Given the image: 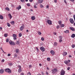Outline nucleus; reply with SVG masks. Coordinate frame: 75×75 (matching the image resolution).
Instances as JSON below:
<instances>
[{
    "label": "nucleus",
    "mask_w": 75,
    "mask_h": 75,
    "mask_svg": "<svg viewBox=\"0 0 75 75\" xmlns=\"http://www.w3.org/2000/svg\"><path fill=\"white\" fill-rule=\"evenodd\" d=\"M67 55V52H63V56H65V55Z\"/></svg>",
    "instance_id": "f3484780"
},
{
    "label": "nucleus",
    "mask_w": 75,
    "mask_h": 75,
    "mask_svg": "<svg viewBox=\"0 0 75 75\" xmlns=\"http://www.w3.org/2000/svg\"><path fill=\"white\" fill-rule=\"evenodd\" d=\"M0 49L1 51H2L3 52H4V51H3V49H2V47H0Z\"/></svg>",
    "instance_id": "603ef678"
},
{
    "label": "nucleus",
    "mask_w": 75,
    "mask_h": 75,
    "mask_svg": "<svg viewBox=\"0 0 75 75\" xmlns=\"http://www.w3.org/2000/svg\"><path fill=\"white\" fill-rule=\"evenodd\" d=\"M69 69H70V67H68L67 68V70H69Z\"/></svg>",
    "instance_id": "4d7b16f0"
},
{
    "label": "nucleus",
    "mask_w": 75,
    "mask_h": 75,
    "mask_svg": "<svg viewBox=\"0 0 75 75\" xmlns=\"http://www.w3.org/2000/svg\"><path fill=\"white\" fill-rule=\"evenodd\" d=\"M57 43L56 42H54V46H57Z\"/></svg>",
    "instance_id": "2f4dec72"
},
{
    "label": "nucleus",
    "mask_w": 75,
    "mask_h": 75,
    "mask_svg": "<svg viewBox=\"0 0 75 75\" xmlns=\"http://www.w3.org/2000/svg\"><path fill=\"white\" fill-rule=\"evenodd\" d=\"M69 21L71 24H74V20H73L72 18L70 19Z\"/></svg>",
    "instance_id": "0eeeda50"
},
{
    "label": "nucleus",
    "mask_w": 75,
    "mask_h": 75,
    "mask_svg": "<svg viewBox=\"0 0 75 75\" xmlns=\"http://www.w3.org/2000/svg\"><path fill=\"white\" fill-rule=\"evenodd\" d=\"M46 73L47 75H48V73L47 71H46Z\"/></svg>",
    "instance_id": "69168bd1"
},
{
    "label": "nucleus",
    "mask_w": 75,
    "mask_h": 75,
    "mask_svg": "<svg viewBox=\"0 0 75 75\" xmlns=\"http://www.w3.org/2000/svg\"><path fill=\"white\" fill-rule=\"evenodd\" d=\"M11 55V54H8V57H10V56Z\"/></svg>",
    "instance_id": "052dcab7"
},
{
    "label": "nucleus",
    "mask_w": 75,
    "mask_h": 75,
    "mask_svg": "<svg viewBox=\"0 0 75 75\" xmlns=\"http://www.w3.org/2000/svg\"><path fill=\"white\" fill-rule=\"evenodd\" d=\"M0 30H1L3 29V28H2V27H0Z\"/></svg>",
    "instance_id": "774afa93"
},
{
    "label": "nucleus",
    "mask_w": 75,
    "mask_h": 75,
    "mask_svg": "<svg viewBox=\"0 0 75 75\" xmlns=\"http://www.w3.org/2000/svg\"><path fill=\"white\" fill-rule=\"evenodd\" d=\"M40 50L42 52H44V51H45V48H44L43 47H40Z\"/></svg>",
    "instance_id": "39448f33"
},
{
    "label": "nucleus",
    "mask_w": 75,
    "mask_h": 75,
    "mask_svg": "<svg viewBox=\"0 0 75 75\" xmlns=\"http://www.w3.org/2000/svg\"><path fill=\"white\" fill-rule=\"evenodd\" d=\"M47 22L48 24L49 25H51L52 24V22H51V21L49 20H47Z\"/></svg>",
    "instance_id": "20e7f679"
},
{
    "label": "nucleus",
    "mask_w": 75,
    "mask_h": 75,
    "mask_svg": "<svg viewBox=\"0 0 75 75\" xmlns=\"http://www.w3.org/2000/svg\"><path fill=\"white\" fill-rule=\"evenodd\" d=\"M59 27H60V26H59V25H57L56 27V28L57 29H59Z\"/></svg>",
    "instance_id": "ea45409f"
},
{
    "label": "nucleus",
    "mask_w": 75,
    "mask_h": 75,
    "mask_svg": "<svg viewBox=\"0 0 75 75\" xmlns=\"http://www.w3.org/2000/svg\"><path fill=\"white\" fill-rule=\"evenodd\" d=\"M36 49L37 51V52H39V49H38V48H37V47H36Z\"/></svg>",
    "instance_id": "79ce46f5"
},
{
    "label": "nucleus",
    "mask_w": 75,
    "mask_h": 75,
    "mask_svg": "<svg viewBox=\"0 0 75 75\" xmlns=\"http://www.w3.org/2000/svg\"><path fill=\"white\" fill-rule=\"evenodd\" d=\"M73 17L74 18V21L75 22V15H74L73 16Z\"/></svg>",
    "instance_id": "8fccbe9b"
},
{
    "label": "nucleus",
    "mask_w": 75,
    "mask_h": 75,
    "mask_svg": "<svg viewBox=\"0 0 75 75\" xmlns=\"http://www.w3.org/2000/svg\"><path fill=\"white\" fill-rule=\"evenodd\" d=\"M6 10H8V11H10V9L8 7H6Z\"/></svg>",
    "instance_id": "c9c22d12"
},
{
    "label": "nucleus",
    "mask_w": 75,
    "mask_h": 75,
    "mask_svg": "<svg viewBox=\"0 0 75 75\" xmlns=\"http://www.w3.org/2000/svg\"><path fill=\"white\" fill-rule=\"evenodd\" d=\"M31 19L32 20H35V17L34 16H33L31 17Z\"/></svg>",
    "instance_id": "9b49d317"
},
{
    "label": "nucleus",
    "mask_w": 75,
    "mask_h": 75,
    "mask_svg": "<svg viewBox=\"0 0 75 75\" xmlns=\"http://www.w3.org/2000/svg\"><path fill=\"white\" fill-rule=\"evenodd\" d=\"M58 23H59V24L60 25L61 24V23H62V22L61 21H58Z\"/></svg>",
    "instance_id": "7c9ffc66"
},
{
    "label": "nucleus",
    "mask_w": 75,
    "mask_h": 75,
    "mask_svg": "<svg viewBox=\"0 0 75 75\" xmlns=\"http://www.w3.org/2000/svg\"><path fill=\"white\" fill-rule=\"evenodd\" d=\"M21 6H19L18 7H17L16 8V9H18V10H19L20 9H21Z\"/></svg>",
    "instance_id": "ddd939ff"
},
{
    "label": "nucleus",
    "mask_w": 75,
    "mask_h": 75,
    "mask_svg": "<svg viewBox=\"0 0 75 75\" xmlns=\"http://www.w3.org/2000/svg\"><path fill=\"white\" fill-rule=\"evenodd\" d=\"M16 54H18L20 52V50L18 49H16Z\"/></svg>",
    "instance_id": "6e6552de"
},
{
    "label": "nucleus",
    "mask_w": 75,
    "mask_h": 75,
    "mask_svg": "<svg viewBox=\"0 0 75 75\" xmlns=\"http://www.w3.org/2000/svg\"><path fill=\"white\" fill-rule=\"evenodd\" d=\"M16 44L17 45H19V44H20V42H19V41H17Z\"/></svg>",
    "instance_id": "5701e85b"
},
{
    "label": "nucleus",
    "mask_w": 75,
    "mask_h": 75,
    "mask_svg": "<svg viewBox=\"0 0 75 75\" xmlns=\"http://www.w3.org/2000/svg\"><path fill=\"white\" fill-rule=\"evenodd\" d=\"M65 33H69V30H67L65 31H64Z\"/></svg>",
    "instance_id": "cd10ccee"
},
{
    "label": "nucleus",
    "mask_w": 75,
    "mask_h": 75,
    "mask_svg": "<svg viewBox=\"0 0 75 75\" xmlns=\"http://www.w3.org/2000/svg\"><path fill=\"white\" fill-rule=\"evenodd\" d=\"M10 66H12L13 65V64L12 63H10L9 64Z\"/></svg>",
    "instance_id": "864d4df0"
},
{
    "label": "nucleus",
    "mask_w": 75,
    "mask_h": 75,
    "mask_svg": "<svg viewBox=\"0 0 75 75\" xmlns=\"http://www.w3.org/2000/svg\"><path fill=\"white\" fill-rule=\"evenodd\" d=\"M8 16L9 17V18L10 19H11L12 18V16H11V15L10 13L9 14H8Z\"/></svg>",
    "instance_id": "aec40b11"
},
{
    "label": "nucleus",
    "mask_w": 75,
    "mask_h": 75,
    "mask_svg": "<svg viewBox=\"0 0 75 75\" xmlns=\"http://www.w3.org/2000/svg\"><path fill=\"white\" fill-rule=\"evenodd\" d=\"M40 8H44V6L41 4H40Z\"/></svg>",
    "instance_id": "393cba45"
},
{
    "label": "nucleus",
    "mask_w": 75,
    "mask_h": 75,
    "mask_svg": "<svg viewBox=\"0 0 75 75\" xmlns=\"http://www.w3.org/2000/svg\"><path fill=\"white\" fill-rule=\"evenodd\" d=\"M75 37V34H72L71 36V38H74Z\"/></svg>",
    "instance_id": "6ab92c4d"
},
{
    "label": "nucleus",
    "mask_w": 75,
    "mask_h": 75,
    "mask_svg": "<svg viewBox=\"0 0 75 75\" xmlns=\"http://www.w3.org/2000/svg\"><path fill=\"white\" fill-rule=\"evenodd\" d=\"M4 71L6 72H7L8 74H11V70L9 68H7L5 69Z\"/></svg>",
    "instance_id": "f03ea898"
},
{
    "label": "nucleus",
    "mask_w": 75,
    "mask_h": 75,
    "mask_svg": "<svg viewBox=\"0 0 75 75\" xmlns=\"http://www.w3.org/2000/svg\"><path fill=\"white\" fill-rule=\"evenodd\" d=\"M3 18H4L3 17V16L2 15H0V19H1V20H3Z\"/></svg>",
    "instance_id": "a211bd4d"
},
{
    "label": "nucleus",
    "mask_w": 75,
    "mask_h": 75,
    "mask_svg": "<svg viewBox=\"0 0 75 75\" xmlns=\"http://www.w3.org/2000/svg\"><path fill=\"white\" fill-rule=\"evenodd\" d=\"M17 57V54H15L14 55V58H16Z\"/></svg>",
    "instance_id": "b1692460"
},
{
    "label": "nucleus",
    "mask_w": 75,
    "mask_h": 75,
    "mask_svg": "<svg viewBox=\"0 0 75 75\" xmlns=\"http://www.w3.org/2000/svg\"><path fill=\"white\" fill-rule=\"evenodd\" d=\"M4 36L5 37H7V34H5Z\"/></svg>",
    "instance_id": "a18cd8bd"
},
{
    "label": "nucleus",
    "mask_w": 75,
    "mask_h": 75,
    "mask_svg": "<svg viewBox=\"0 0 75 75\" xmlns=\"http://www.w3.org/2000/svg\"><path fill=\"white\" fill-rule=\"evenodd\" d=\"M13 37H17V35H15V34H13Z\"/></svg>",
    "instance_id": "bb28decb"
},
{
    "label": "nucleus",
    "mask_w": 75,
    "mask_h": 75,
    "mask_svg": "<svg viewBox=\"0 0 75 75\" xmlns=\"http://www.w3.org/2000/svg\"><path fill=\"white\" fill-rule=\"evenodd\" d=\"M54 0V3H57V0Z\"/></svg>",
    "instance_id": "09e8293b"
},
{
    "label": "nucleus",
    "mask_w": 75,
    "mask_h": 75,
    "mask_svg": "<svg viewBox=\"0 0 75 75\" xmlns=\"http://www.w3.org/2000/svg\"><path fill=\"white\" fill-rule=\"evenodd\" d=\"M1 62H4V59H2L1 61Z\"/></svg>",
    "instance_id": "5fc2aeb1"
},
{
    "label": "nucleus",
    "mask_w": 75,
    "mask_h": 75,
    "mask_svg": "<svg viewBox=\"0 0 75 75\" xmlns=\"http://www.w3.org/2000/svg\"><path fill=\"white\" fill-rule=\"evenodd\" d=\"M21 1L22 3H24V2H25V0H21Z\"/></svg>",
    "instance_id": "c03bdc74"
},
{
    "label": "nucleus",
    "mask_w": 75,
    "mask_h": 75,
    "mask_svg": "<svg viewBox=\"0 0 75 75\" xmlns=\"http://www.w3.org/2000/svg\"><path fill=\"white\" fill-rule=\"evenodd\" d=\"M71 47L72 48H75V45H72Z\"/></svg>",
    "instance_id": "e433bc0d"
},
{
    "label": "nucleus",
    "mask_w": 75,
    "mask_h": 75,
    "mask_svg": "<svg viewBox=\"0 0 75 75\" xmlns=\"http://www.w3.org/2000/svg\"><path fill=\"white\" fill-rule=\"evenodd\" d=\"M64 3H66V4H67V1H66V0H64Z\"/></svg>",
    "instance_id": "680f3d73"
},
{
    "label": "nucleus",
    "mask_w": 75,
    "mask_h": 75,
    "mask_svg": "<svg viewBox=\"0 0 75 75\" xmlns=\"http://www.w3.org/2000/svg\"><path fill=\"white\" fill-rule=\"evenodd\" d=\"M50 52L52 55H54V54H55V52H54V51L53 50H51Z\"/></svg>",
    "instance_id": "1a4fd4ad"
},
{
    "label": "nucleus",
    "mask_w": 75,
    "mask_h": 75,
    "mask_svg": "<svg viewBox=\"0 0 75 75\" xmlns=\"http://www.w3.org/2000/svg\"><path fill=\"white\" fill-rule=\"evenodd\" d=\"M4 73V70L3 69H1L0 70V73L1 74H3Z\"/></svg>",
    "instance_id": "f8f14e48"
},
{
    "label": "nucleus",
    "mask_w": 75,
    "mask_h": 75,
    "mask_svg": "<svg viewBox=\"0 0 75 75\" xmlns=\"http://www.w3.org/2000/svg\"><path fill=\"white\" fill-rule=\"evenodd\" d=\"M65 26V25L64 24H61L60 25V27H61L62 28V27H64Z\"/></svg>",
    "instance_id": "4be33fe9"
},
{
    "label": "nucleus",
    "mask_w": 75,
    "mask_h": 75,
    "mask_svg": "<svg viewBox=\"0 0 75 75\" xmlns=\"http://www.w3.org/2000/svg\"><path fill=\"white\" fill-rule=\"evenodd\" d=\"M23 29H24V27L23 26H22L20 28V30L21 31H23Z\"/></svg>",
    "instance_id": "dca6fc26"
},
{
    "label": "nucleus",
    "mask_w": 75,
    "mask_h": 75,
    "mask_svg": "<svg viewBox=\"0 0 75 75\" xmlns=\"http://www.w3.org/2000/svg\"><path fill=\"white\" fill-rule=\"evenodd\" d=\"M21 75H24V73H23L21 74Z\"/></svg>",
    "instance_id": "338daca9"
},
{
    "label": "nucleus",
    "mask_w": 75,
    "mask_h": 75,
    "mask_svg": "<svg viewBox=\"0 0 75 75\" xmlns=\"http://www.w3.org/2000/svg\"><path fill=\"white\" fill-rule=\"evenodd\" d=\"M22 36V34L21 33L19 34V37H21Z\"/></svg>",
    "instance_id": "c85d7f7f"
},
{
    "label": "nucleus",
    "mask_w": 75,
    "mask_h": 75,
    "mask_svg": "<svg viewBox=\"0 0 75 75\" xmlns=\"http://www.w3.org/2000/svg\"><path fill=\"white\" fill-rule=\"evenodd\" d=\"M70 30H72V31H75V29H74L73 27H70Z\"/></svg>",
    "instance_id": "2eb2a0df"
},
{
    "label": "nucleus",
    "mask_w": 75,
    "mask_h": 75,
    "mask_svg": "<svg viewBox=\"0 0 75 75\" xmlns=\"http://www.w3.org/2000/svg\"><path fill=\"white\" fill-rule=\"evenodd\" d=\"M18 68L20 69H21V67L20 65H19Z\"/></svg>",
    "instance_id": "6e6d98bb"
},
{
    "label": "nucleus",
    "mask_w": 75,
    "mask_h": 75,
    "mask_svg": "<svg viewBox=\"0 0 75 75\" xmlns=\"http://www.w3.org/2000/svg\"><path fill=\"white\" fill-rule=\"evenodd\" d=\"M10 44L11 45H14L15 44V43L14 42L12 41L11 40H10L9 42Z\"/></svg>",
    "instance_id": "423d86ee"
},
{
    "label": "nucleus",
    "mask_w": 75,
    "mask_h": 75,
    "mask_svg": "<svg viewBox=\"0 0 75 75\" xmlns=\"http://www.w3.org/2000/svg\"><path fill=\"white\" fill-rule=\"evenodd\" d=\"M32 65H30L29 66V69H30V68H32Z\"/></svg>",
    "instance_id": "a19ab883"
},
{
    "label": "nucleus",
    "mask_w": 75,
    "mask_h": 75,
    "mask_svg": "<svg viewBox=\"0 0 75 75\" xmlns=\"http://www.w3.org/2000/svg\"><path fill=\"white\" fill-rule=\"evenodd\" d=\"M27 6H28V7H30V3H28L26 4Z\"/></svg>",
    "instance_id": "f704fd0d"
},
{
    "label": "nucleus",
    "mask_w": 75,
    "mask_h": 75,
    "mask_svg": "<svg viewBox=\"0 0 75 75\" xmlns=\"http://www.w3.org/2000/svg\"><path fill=\"white\" fill-rule=\"evenodd\" d=\"M64 63L66 64V65H68V64H69V62H68V61H67V60H65L64 61Z\"/></svg>",
    "instance_id": "4468645a"
},
{
    "label": "nucleus",
    "mask_w": 75,
    "mask_h": 75,
    "mask_svg": "<svg viewBox=\"0 0 75 75\" xmlns=\"http://www.w3.org/2000/svg\"><path fill=\"white\" fill-rule=\"evenodd\" d=\"M28 75H31V74L30 72H29L28 73H27Z\"/></svg>",
    "instance_id": "58836bf2"
},
{
    "label": "nucleus",
    "mask_w": 75,
    "mask_h": 75,
    "mask_svg": "<svg viewBox=\"0 0 75 75\" xmlns=\"http://www.w3.org/2000/svg\"><path fill=\"white\" fill-rule=\"evenodd\" d=\"M44 1V0H39V3L41 4L42 3V1Z\"/></svg>",
    "instance_id": "412c9836"
},
{
    "label": "nucleus",
    "mask_w": 75,
    "mask_h": 75,
    "mask_svg": "<svg viewBox=\"0 0 75 75\" xmlns=\"http://www.w3.org/2000/svg\"><path fill=\"white\" fill-rule=\"evenodd\" d=\"M14 23L15 22L14 21H12L11 22V24H12V25H14Z\"/></svg>",
    "instance_id": "a878e982"
},
{
    "label": "nucleus",
    "mask_w": 75,
    "mask_h": 75,
    "mask_svg": "<svg viewBox=\"0 0 75 75\" xmlns=\"http://www.w3.org/2000/svg\"><path fill=\"white\" fill-rule=\"evenodd\" d=\"M8 41H9V39H7L6 40V42H8Z\"/></svg>",
    "instance_id": "4c0bfd02"
},
{
    "label": "nucleus",
    "mask_w": 75,
    "mask_h": 75,
    "mask_svg": "<svg viewBox=\"0 0 75 75\" xmlns=\"http://www.w3.org/2000/svg\"><path fill=\"white\" fill-rule=\"evenodd\" d=\"M41 74H42V75H44V73H43V72H41Z\"/></svg>",
    "instance_id": "13d9d810"
},
{
    "label": "nucleus",
    "mask_w": 75,
    "mask_h": 75,
    "mask_svg": "<svg viewBox=\"0 0 75 75\" xmlns=\"http://www.w3.org/2000/svg\"><path fill=\"white\" fill-rule=\"evenodd\" d=\"M52 71V73L53 74H55V73H57L58 72V70L57 69L55 68L54 69L51 70Z\"/></svg>",
    "instance_id": "f257e3e1"
},
{
    "label": "nucleus",
    "mask_w": 75,
    "mask_h": 75,
    "mask_svg": "<svg viewBox=\"0 0 75 75\" xmlns=\"http://www.w3.org/2000/svg\"><path fill=\"white\" fill-rule=\"evenodd\" d=\"M13 38L14 40H17V38H16V37H14Z\"/></svg>",
    "instance_id": "49530a36"
},
{
    "label": "nucleus",
    "mask_w": 75,
    "mask_h": 75,
    "mask_svg": "<svg viewBox=\"0 0 75 75\" xmlns=\"http://www.w3.org/2000/svg\"><path fill=\"white\" fill-rule=\"evenodd\" d=\"M34 8H37V6H36V5H35L34 6Z\"/></svg>",
    "instance_id": "e2e57ef3"
},
{
    "label": "nucleus",
    "mask_w": 75,
    "mask_h": 75,
    "mask_svg": "<svg viewBox=\"0 0 75 75\" xmlns=\"http://www.w3.org/2000/svg\"><path fill=\"white\" fill-rule=\"evenodd\" d=\"M38 34L39 35H41V32H38Z\"/></svg>",
    "instance_id": "37998d69"
},
{
    "label": "nucleus",
    "mask_w": 75,
    "mask_h": 75,
    "mask_svg": "<svg viewBox=\"0 0 75 75\" xmlns=\"http://www.w3.org/2000/svg\"><path fill=\"white\" fill-rule=\"evenodd\" d=\"M46 8H48H48H49V6H46Z\"/></svg>",
    "instance_id": "3c124183"
},
{
    "label": "nucleus",
    "mask_w": 75,
    "mask_h": 75,
    "mask_svg": "<svg viewBox=\"0 0 75 75\" xmlns=\"http://www.w3.org/2000/svg\"><path fill=\"white\" fill-rule=\"evenodd\" d=\"M41 40L42 41H44V38L43 37L42 38H41Z\"/></svg>",
    "instance_id": "de8ad7c7"
},
{
    "label": "nucleus",
    "mask_w": 75,
    "mask_h": 75,
    "mask_svg": "<svg viewBox=\"0 0 75 75\" xmlns=\"http://www.w3.org/2000/svg\"><path fill=\"white\" fill-rule=\"evenodd\" d=\"M18 72H21V69H19L18 71Z\"/></svg>",
    "instance_id": "72a5a7b5"
},
{
    "label": "nucleus",
    "mask_w": 75,
    "mask_h": 75,
    "mask_svg": "<svg viewBox=\"0 0 75 75\" xmlns=\"http://www.w3.org/2000/svg\"><path fill=\"white\" fill-rule=\"evenodd\" d=\"M65 73V71L64 70L62 69L60 72V74L61 75H64Z\"/></svg>",
    "instance_id": "7ed1b4c3"
},
{
    "label": "nucleus",
    "mask_w": 75,
    "mask_h": 75,
    "mask_svg": "<svg viewBox=\"0 0 75 75\" xmlns=\"http://www.w3.org/2000/svg\"><path fill=\"white\" fill-rule=\"evenodd\" d=\"M54 34V35H56L57 34V33L55 32H54L53 33Z\"/></svg>",
    "instance_id": "bf43d9fd"
},
{
    "label": "nucleus",
    "mask_w": 75,
    "mask_h": 75,
    "mask_svg": "<svg viewBox=\"0 0 75 75\" xmlns=\"http://www.w3.org/2000/svg\"><path fill=\"white\" fill-rule=\"evenodd\" d=\"M7 26L8 27H10L11 25H10V23H7Z\"/></svg>",
    "instance_id": "c756f323"
},
{
    "label": "nucleus",
    "mask_w": 75,
    "mask_h": 75,
    "mask_svg": "<svg viewBox=\"0 0 75 75\" xmlns=\"http://www.w3.org/2000/svg\"><path fill=\"white\" fill-rule=\"evenodd\" d=\"M62 36H59V38L60 39L59 40V42H62Z\"/></svg>",
    "instance_id": "9d476101"
},
{
    "label": "nucleus",
    "mask_w": 75,
    "mask_h": 75,
    "mask_svg": "<svg viewBox=\"0 0 75 75\" xmlns=\"http://www.w3.org/2000/svg\"><path fill=\"white\" fill-rule=\"evenodd\" d=\"M47 60L48 61H50V60H51V59L49 57H48L47 58Z\"/></svg>",
    "instance_id": "473e14b6"
},
{
    "label": "nucleus",
    "mask_w": 75,
    "mask_h": 75,
    "mask_svg": "<svg viewBox=\"0 0 75 75\" xmlns=\"http://www.w3.org/2000/svg\"><path fill=\"white\" fill-rule=\"evenodd\" d=\"M33 1V0H29L30 2H32Z\"/></svg>",
    "instance_id": "0e129e2a"
}]
</instances>
